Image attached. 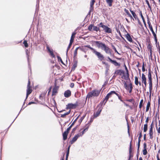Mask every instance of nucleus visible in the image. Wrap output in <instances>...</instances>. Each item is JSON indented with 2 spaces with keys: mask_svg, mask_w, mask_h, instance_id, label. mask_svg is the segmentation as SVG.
I'll return each mask as SVG.
<instances>
[{
  "mask_svg": "<svg viewBox=\"0 0 160 160\" xmlns=\"http://www.w3.org/2000/svg\"><path fill=\"white\" fill-rule=\"evenodd\" d=\"M113 92H114V93H113V94H115L118 97L119 96L118 94L116 93L115 91H113Z\"/></svg>",
  "mask_w": 160,
  "mask_h": 160,
  "instance_id": "0e129e2a",
  "label": "nucleus"
},
{
  "mask_svg": "<svg viewBox=\"0 0 160 160\" xmlns=\"http://www.w3.org/2000/svg\"><path fill=\"white\" fill-rule=\"evenodd\" d=\"M79 48V47H78V48H76L74 51V57H76L77 55L78 50V49Z\"/></svg>",
  "mask_w": 160,
  "mask_h": 160,
  "instance_id": "473e14b6",
  "label": "nucleus"
},
{
  "mask_svg": "<svg viewBox=\"0 0 160 160\" xmlns=\"http://www.w3.org/2000/svg\"><path fill=\"white\" fill-rule=\"evenodd\" d=\"M23 44H24L25 47H28V44L26 40H24V41Z\"/></svg>",
  "mask_w": 160,
  "mask_h": 160,
  "instance_id": "c9c22d12",
  "label": "nucleus"
},
{
  "mask_svg": "<svg viewBox=\"0 0 160 160\" xmlns=\"http://www.w3.org/2000/svg\"><path fill=\"white\" fill-rule=\"evenodd\" d=\"M99 26L102 27L106 32L108 33H112V29L107 26L103 25L102 22H101L99 24Z\"/></svg>",
  "mask_w": 160,
  "mask_h": 160,
  "instance_id": "f03ea898",
  "label": "nucleus"
},
{
  "mask_svg": "<svg viewBox=\"0 0 160 160\" xmlns=\"http://www.w3.org/2000/svg\"><path fill=\"white\" fill-rule=\"evenodd\" d=\"M57 92V89L56 88H53L52 90V95H55Z\"/></svg>",
  "mask_w": 160,
  "mask_h": 160,
  "instance_id": "c756f323",
  "label": "nucleus"
},
{
  "mask_svg": "<svg viewBox=\"0 0 160 160\" xmlns=\"http://www.w3.org/2000/svg\"><path fill=\"white\" fill-rule=\"evenodd\" d=\"M102 108H99V109H98V110L97 112H96V113L94 114L93 118H96V117H98L100 114L101 112L102 111Z\"/></svg>",
  "mask_w": 160,
  "mask_h": 160,
  "instance_id": "2eb2a0df",
  "label": "nucleus"
},
{
  "mask_svg": "<svg viewBox=\"0 0 160 160\" xmlns=\"http://www.w3.org/2000/svg\"><path fill=\"white\" fill-rule=\"evenodd\" d=\"M71 95V92L69 90H68L65 92L64 93V96L66 98H68Z\"/></svg>",
  "mask_w": 160,
  "mask_h": 160,
  "instance_id": "f8f14e48",
  "label": "nucleus"
},
{
  "mask_svg": "<svg viewBox=\"0 0 160 160\" xmlns=\"http://www.w3.org/2000/svg\"><path fill=\"white\" fill-rule=\"evenodd\" d=\"M108 59L111 62H112V63H113V62H114V60H112L109 57H108Z\"/></svg>",
  "mask_w": 160,
  "mask_h": 160,
  "instance_id": "5fc2aeb1",
  "label": "nucleus"
},
{
  "mask_svg": "<svg viewBox=\"0 0 160 160\" xmlns=\"http://www.w3.org/2000/svg\"><path fill=\"white\" fill-rule=\"evenodd\" d=\"M129 86H130V88H129L130 90L129 89V92L130 93H131V92L132 91L133 87H132V85L131 84H130Z\"/></svg>",
  "mask_w": 160,
  "mask_h": 160,
  "instance_id": "f704fd0d",
  "label": "nucleus"
},
{
  "mask_svg": "<svg viewBox=\"0 0 160 160\" xmlns=\"http://www.w3.org/2000/svg\"><path fill=\"white\" fill-rule=\"evenodd\" d=\"M148 81L152 80V76L151 72L149 71L148 75Z\"/></svg>",
  "mask_w": 160,
  "mask_h": 160,
  "instance_id": "a878e982",
  "label": "nucleus"
},
{
  "mask_svg": "<svg viewBox=\"0 0 160 160\" xmlns=\"http://www.w3.org/2000/svg\"><path fill=\"white\" fill-rule=\"evenodd\" d=\"M72 43H70V42L69 44V45L68 46V48H67V54L68 53V51L70 48L71 46V45H72Z\"/></svg>",
  "mask_w": 160,
  "mask_h": 160,
  "instance_id": "79ce46f5",
  "label": "nucleus"
},
{
  "mask_svg": "<svg viewBox=\"0 0 160 160\" xmlns=\"http://www.w3.org/2000/svg\"><path fill=\"white\" fill-rule=\"evenodd\" d=\"M57 58H58V60H59V61H60L63 64V61H62V59L60 57H59V56H58V57H57Z\"/></svg>",
  "mask_w": 160,
  "mask_h": 160,
  "instance_id": "a18cd8bd",
  "label": "nucleus"
},
{
  "mask_svg": "<svg viewBox=\"0 0 160 160\" xmlns=\"http://www.w3.org/2000/svg\"><path fill=\"white\" fill-rule=\"evenodd\" d=\"M140 15H141V17L142 18V19H144V17L143 16L142 13L141 12V13H140Z\"/></svg>",
  "mask_w": 160,
  "mask_h": 160,
  "instance_id": "680f3d73",
  "label": "nucleus"
},
{
  "mask_svg": "<svg viewBox=\"0 0 160 160\" xmlns=\"http://www.w3.org/2000/svg\"><path fill=\"white\" fill-rule=\"evenodd\" d=\"M148 23L149 26V28H150V30L152 32L153 36L154 37V39L155 40V41H156V42L157 43V35L154 32V31L151 25V24L150 22L148 21Z\"/></svg>",
  "mask_w": 160,
  "mask_h": 160,
  "instance_id": "7ed1b4c3",
  "label": "nucleus"
},
{
  "mask_svg": "<svg viewBox=\"0 0 160 160\" xmlns=\"http://www.w3.org/2000/svg\"><path fill=\"white\" fill-rule=\"evenodd\" d=\"M49 52L50 53L51 55V56H52V57H54L55 56H54V54L53 53L52 50L51 51Z\"/></svg>",
  "mask_w": 160,
  "mask_h": 160,
  "instance_id": "c03bdc74",
  "label": "nucleus"
},
{
  "mask_svg": "<svg viewBox=\"0 0 160 160\" xmlns=\"http://www.w3.org/2000/svg\"><path fill=\"white\" fill-rule=\"evenodd\" d=\"M30 82L29 80L28 81V84L27 86V95L26 99H27L28 98V96L32 92V90L31 89V87L30 86Z\"/></svg>",
  "mask_w": 160,
  "mask_h": 160,
  "instance_id": "0eeeda50",
  "label": "nucleus"
},
{
  "mask_svg": "<svg viewBox=\"0 0 160 160\" xmlns=\"http://www.w3.org/2000/svg\"><path fill=\"white\" fill-rule=\"evenodd\" d=\"M142 136V133L141 132L139 133V136L138 138L139 140H140V138H141Z\"/></svg>",
  "mask_w": 160,
  "mask_h": 160,
  "instance_id": "4d7b16f0",
  "label": "nucleus"
},
{
  "mask_svg": "<svg viewBox=\"0 0 160 160\" xmlns=\"http://www.w3.org/2000/svg\"><path fill=\"white\" fill-rule=\"evenodd\" d=\"M118 99L120 100L122 102V99H121V97L120 96H119V97H118Z\"/></svg>",
  "mask_w": 160,
  "mask_h": 160,
  "instance_id": "774afa93",
  "label": "nucleus"
},
{
  "mask_svg": "<svg viewBox=\"0 0 160 160\" xmlns=\"http://www.w3.org/2000/svg\"><path fill=\"white\" fill-rule=\"evenodd\" d=\"M126 37L127 39L130 42H132V39L130 36V35L128 33H127L126 35Z\"/></svg>",
  "mask_w": 160,
  "mask_h": 160,
  "instance_id": "f3484780",
  "label": "nucleus"
},
{
  "mask_svg": "<svg viewBox=\"0 0 160 160\" xmlns=\"http://www.w3.org/2000/svg\"><path fill=\"white\" fill-rule=\"evenodd\" d=\"M146 3L148 5V7L150 9H151V7L150 6V4H149V2L148 1V0H146Z\"/></svg>",
  "mask_w": 160,
  "mask_h": 160,
  "instance_id": "ea45409f",
  "label": "nucleus"
},
{
  "mask_svg": "<svg viewBox=\"0 0 160 160\" xmlns=\"http://www.w3.org/2000/svg\"><path fill=\"white\" fill-rule=\"evenodd\" d=\"M124 87L127 90H129L130 88L129 85L128 86L126 83L124 84Z\"/></svg>",
  "mask_w": 160,
  "mask_h": 160,
  "instance_id": "7c9ffc66",
  "label": "nucleus"
},
{
  "mask_svg": "<svg viewBox=\"0 0 160 160\" xmlns=\"http://www.w3.org/2000/svg\"><path fill=\"white\" fill-rule=\"evenodd\" d=\"M77 106V104H72L70 103L68 104V108H75Z\"/></svg>",
  "mask_w": 160,
  "mask_h": 160,
  "instance_id": "dca6fc26",
  "label": "nucleus"
},
{
  "mask_svg": "<svg viewBox=\"0 0 160 160\" xmlns=\"http://www.w3.org/2000/svg\"><path fill=\"white\" fill-rule=\"evenodd\" d=\"M150 106V102H148L146 106V111L148 112L149 109V108Z\"/></svg>",
  "mask_w": 160,
  "mask_h": 160,
  "instance_id": "b1692460",
  "label": "nucleus"
},
{
  "mask_svg": "<svg viewBox=\"0 0 160 160\" xmlns=\"http://www.w3.org/2000/svg\"><path fill=\"white\" fill-rule=\"evenodd\" d=\"M78 117H77L73 121V122H72V124H71V125H70L72 127V126L75 124V123L76 122L77 120L78 119Z\"/></svg>",
  "mask_w": 160,
  "mask_h": 160,
  "instance_id": "e433bc0d",
  "label": "nucleus"
},
{
  "mask_svg": "<svg viewBox=\"0 0 160 160\" xmlns=\"http://www.w3.org/2000/svg\"><path fill=\"white\" fill-rule=\"evenodd\" d=\"M84 117H85V116H83V117H82L79 120V121H78L80 123H81V122H82V120H83V119H84Z\"/></svg>",
  "mask_w": 160,
  "mask_h": 160,
  "instance_id": "58836bf2",
  "label": "nucleus"
},
{
  "mask_svg": "<svg viewBox=\"0 0 160 160\" xmlns=\"http://www.w3.org/2000/svg\"><path fill=\"white\" fill-rule=\"evenodd\" d=\"M97 56L98 58L100 60L102 61L104 58V56L101 53L97 51L96 50L94 51L93 52Z\"/></svg>",
  "mask_w": 160,
  "mask_h": 160,
  "instance_id": "423d86ee",
  "label": "nucleus"
},
{
  "mask_svg": "<svg viewBox=\"0 0 160 160\" xmlns=\"http://www.w3.org/2000/svg\"><path fill=\"white\" fill-rule=\"evenodd\" d=\"M149 83V89L150 92L151 93L152 90V80L148 81Z\"/></svg>",
  "mask_w": 160,
  "mask_h": 160,
  "instance_id": "a211bd4d",
  "label": "nucleus"
},
{
  "mask_svg": "<svg viewBox=\"0 0 160 160\" xmlns=\"http://www.w3.org/2000/svg\"><path fill=\"white\" fill-rule=\"evenodd\" d=\"M72 127L71 126H70V127L67 129V130L65 131H67V132L68 133L69 131L70 130Z\"/></svg>",
  "mask_w": 160,
  "mask_h": 160,
  "instance_id": "8fccbe9b",
  "label": "nucleus"
},
{
  "mask_svg": "<svg viewBox=\"0 0 160 160\" xmlns=\"http://www.w3.org/2000/svg\"><path fill=\"white\" fill-rule=\"evenodd\" d=\"M148 129V125L147 124H145L144 125L143 127V132H146L147 131Z\"/></svg>",
  "mask_w": 160,
  "mask_h": 160,
  "instance_id": "393cba45",
  "label": "nucleus"
},
{
  "mask_svg": "<svg viewBox=\"0 0 160 160\" xmlns=\"http://www.w3.org/2000/svg\"><path fill=\"white\" fill-rule=\"evenodd\" d=\"M113 93H114V92H113V91H112L109 93H108L107 96L105 97V98L104 100L103 101V102H104L105 100H106V101L104 104V105L105 104V103L108 100V99L109 98H110L111 95L113 94Z\"/></svg>",
  "mask_w": 160,
  "mask_h": 160,
  "instance_id": "1a4fd4ad",
  "label": "nucleus"
},
{
  "mask_svg": "<svg viewBox=\"0 0 160 160\" xmlns=\"http://www.w3.org/2000/svg\"><path fill=\"white\" fill-rule=\"evenodd\" d=\"M130 11L131 12V13L132 14L133 17L135 19H136L137 17V16L136 13L133 11L131 10H130Z\"/></svg>",
  "mask_w": 160,
  "mask_h": 160,
  "instance_id": "cd10ccee",
  "label": "nucleus"
},
{
  "mask_svg": "<svg viewBox=\"0 0 160 160\" xmlns=\"http://www.w3.org/2000/svg\"><path fill=\"white\" fill-rule=\"evenodd\" d=\"M143 102V99L141 100L140 101V103H139V108H141L142 106V104Z\"/></svg>",
  "mask_w": 160,
  "mask_h": 160,
  "instance_id": "72a5a7b5",
  "label": "nucleus"
},
{
  "mask_svg": "<svg viewBox=\"0 0 160 160\" xmlns=\"http://www.w3.org/2000/svg\"><path fill=\"white\" fill-rule=\"evenodd\" d=\"M74 86V84L73 83H71L70 84V86L71 88H73Z\"/></svg>",
  "mask_w": 160,
  "mask_h": 160,
  "instance_id": "bf43d9fd",
  "label": "nucleus"
},
{
  "mask_svg": "<svg viewBox=\"0 0 160 160\" xmlns=\"http://www.w3.org/2000/svg\"><path fill=\"white\" fill-rule=\"evenodd\" d=\"M112 47L113 48V49L115 50V52H117L118 54H120L118 53V52L116 48L115 47L113 46H112Z\"/></svg>",
  "mask_w": 160,
  "mask_h": 160,
  "instance_id": "de8ad7c7",
  "label": "nucleus"
},
{
  "mask_svg": "<svg viewBox=\"0 0 160 160\" xmlns=\"http://www.w3.org/2000/svg\"><path fill=\"white\" fill-rule=\"evenodd\" d=\"M100 91L98 90H93L89 92L87 95L86 99H88L93 97L98 96L100 94Z\"/></svg>",
  "mask_w": 160,
  "mask_h": 160,
  "instance_id": "f257e3e1",
  "label": "nucleus"
},
{
  "mask_svg": "<svg viewBox=\"0 0 160 160\" xmlns=\"http://www.w3.org/2000/svg\"><path fill=\"white\" fill-rule=\"evenodd\" d=\"M47 49H48V50L49 52L52 50H51L49 48V47L48 46L47 47Z\"/></svg>",
  "mask_w": 160,
  "mask_h": 160,
  "instance_id": "e2e57ef3",
  "label": "nucleus"
},
{
  "mask_svg": "<svg viewBox=\"0 0 160 160\" xmlns=\"http://www.w3.org/2000/svg\"><path fill=\"white\" fill-rule=\"evenodd\" d=\"M106 1L109 6L111 7L112 6L113 0H106Z\"/></svg>",
  "mask_w": 160,
  "mask_h": 160,
  "instance_id": "412c9836",
  "label": "nucleus"
},
{
  "mask_svg": "<svg viewBox=\"0 0 160 160\" xmlns=\"http://www.w3.org/2000/svg\"><path fill=\"white\" fill-rule=\"evenodd\" d=\"M70 146H69L68 148L67 151L66 158V160H67L68 158V156L69 154V149H70Z\"/></svg>",
  "mask_w": 160,
  "mask_h": 160,
  "instance_id": "bb28decb",
  "label": "nucleus"
},
{
  "mask_svg": "<svg viewBox=\"0 0 160 160\" xmlns=\"http://www.w3.org/2000/svg\"><path fill=\"white\" fill-rule=\"evenodd\" d=\"M142 71L143 72H144L145 71V65L144 63H143L142 66Z\"/></svg>",
  "mask_w": 160,
  "mask_h": 160,
  "instance_id": "a19ab883",
  "label": "nucleus"
},
{
  "mask_svg": "<svg viewBox=\"0 0 160 160\" xmlns=\"http://www.w3.org/2000/svg\"><path fill=\"white\" fill-rule=\"evenodd\" d=\"M81 136V135L77 134L72 139V140L70 142V143L71 144H72L74 142L76 141L78 138Z\"/></svg>",
  "mask_w": 160,
  "mask_h": 160,
  "instance_id": "9d476101",
  "label": "nucleus"
},
{
  "mask_svg": "<svg viewBox=\"0 0 160 160\" xmlns=\"http://www.w3.org/2000/svg\"><path fill=\"white\" fill-rule=\"evenodd\" d=\"M74 39V38H72L71 37L70 42V43H72L73 42Z\"/></svg>",
  "mask_w": 160,
  "mask_h": 160,
  "instance_id": "864d4df0",
  "label": "nucleus"
},
{
  "mask_svg": "<svg viewBox=\"0 0 160 160\" xmlns=\"http://www.w3.org/2000/svg\"><path fill=\"white\" fill-rule=\"evenodd\" d=\"M131 142H130V148H129V153H131L132 149L131 147Z\"/></svg>",
  "mask_w": 160,
  "mask_h": 160,
  "instance_id": "09e8293b",
  "label": "nucleus"
},
{
  "mask_svg": "<svg viewBox=\"0 0 160 160\" xmlns=\"http://www.w3.org/2000/svg\"><path fill=\"white\" fill-rule=\"evenodd\" d=\"M76 67H77L76 64H74L72 66V69H74L76 68Z\"/></svg>",
  "mask_w": 160,
  "mask_h": 160,
  "instance_id": "6e6d98bb",
  "label": "nucleus"
},
{
  "mask_svg": "<svg viewBox=\"0 0 160 160\" xmlns=\"http://www.w3.org/2000/svg\"><path fill=\"white\" fill-rule=\"evenodd\" d=\"M140 141H141V140L138 139V150H139V147H140Z\"/></svg>",
  "mask_w": 160,
  "mask_h": 160,
  "instance_id": "49530a36",
  "label": "nucleus"
},
{
  "mask_svg": "<svg viewBox=\"0 0 160 160\" xmlns=\"http://www.w3.org/2000/svg\"><path fill=\"white\" fill-rule=\"evenodd\" d=\"M157 160H160V159L159 158V155L158 154L157 155Z\"/></svg>",
  "mask_w": 160,
  "mask_h": 160,
  "instance_id": "13d9d810",
  "label": "nucleus"
},
{
  "mask_svg": "<svg viewBox=\"0 0 160 160\" xmlns=\"http://www.w3.org/2000/svg\"><path fill=\"white\" fill-rule=\"evenodd\" d=\"M85 130H83L81 133H80L78 134H79L81 135V136H82L84 133L85 132Z\"/></svg>",
  "mask_w": 160,
  "mask_h": 160,
  "instance_id": "3c124183",
  "label": "nucleus"
},
{
  "mask_svg": "<svg viewBox=\"0 0 160 160\" xmlns=\"http://www.w3.org/2000/svg\"><path fill=\"white\" fill-rule=\"evenodd\" d=\"M85 47H88V48H89L93 52H94V51L96 50L95 49L91 47L90 45L86 46Z\"/></svg>",
  "mask_w": 160,
  "mask_h": 160,
  "instance_id": "2f4dec72",
  "label": "nucleus"
},
{
  "mask_svg": "<svg viewBox=\"0 0 160 160\" xmlns=\"http://www.w3.org/2000/svg\"><path fill=\"white\" fill-rule=\"evenodd\" d=\"M103 50L106 53L109 54H111L110 49L106 46H105Z\"/></svg>",
  "mask_w": 160,
  "mask_h": 160,
  "instance_id": "4468645a",
  "label": "nucleus"
},
{
  "mask_svg": "<svg viewBox=\"0 0 160 160\" xmlns=\"http://www.w3.org/2000/svg\"><path fill=\"white\" fill-rule=\"evenodd\" d=\"M148 117L147 118V119H146V121H145V122H146V124H147V123H148Z\"/></svg>",
  "mask_w": 160,
  "mask_h": 160,
  "instance_id": "052dcab7",
  "label": "nucleus"
},
{
  "mask_svg": "<svg viewBox=\"0 0 160 160\" xmlns=\"http://www.w3.org/2000/svg\"><path fill=\"white\" fill-rule=\"evenodd\" d=\"M135 84L138 85L139 83V82L138 81V78L137 77H135Z\"/></svg>",
  "mask_w": 160,
  "mask_h": 160,
  "instance_id": "c85d7f7f",
  "label": "nucleus"
},
{
  "mask_svg": "<svg viewBox=\"0 0 160 160\" xmlns=\"http://www.w3.org/2000/svg\"><path fill=\"white\" fill-rule=\"evenodd\" d=\"M114 62H113V63L115 66H118L119 65L118 63L116 61H114Z\"/></svg>",
  "mask_w": 160,
  "mask_h": 160,
  "instance_id": "603ef678",
  "label": "nucleus"
},
{
  "mask_svg": "<svg viewBox=\"0 0 160 160\" xmlns=\"http://www.w3.org/2000/svg\"><path fill=\"white\" fill-rule=\"evenodd\" d=\"M147 148V144L146 143H144L143 144V149L142 151L143 154L144 155H146L147 153V152L146 149Z\"/></svg>",
  "mask_w": 160,
  "mask_h": 160,
  "instance_id": "ddd939ff",
  "label": "nucleus"
},
{
  "mask_svg": "<svg viewBox=\"0 0 160 160\" xmlns=\"http://www.w3.org/2000/svg\"><path fill=\"white\" fill-rule=\"evenodd\" d=\"M68 134V133L67 132V131H65L63 133V139L64 140L67 139Z\"/></svg>",
  "mask_w": 160,
  "mask_h": 160,
  "instance_id": "aec40b11",
  "label": "nucleus"
},
{
  "mask_svg": "<svg viewBox=\"0 0 160 160\" xmlns=\"http://www.w3.org/2000/svg\"><path fill=\"white\" fill-rule=\"evenodd\" d=\"M141 79L142 82H145L146 81V78L145 76L143 73L142 74Z\"/></svg>",
  "mask_w": 160,
  "mask_h": 160,
  "instance_id": "4be33fe9",
  "label": "nucleus"
},
{
  "mask_svg": "<svg viewBox=\"0 0 160 160\" xmlns=\"http://www.w3.org/2000/svg\"><path fill=\"white\" fill-rule=\"evenodd\" d=\"M148 49H149L150 50V49H152V48H151V46L150 45H148Z\"/></svg>",
  "mask_w": 160,
  "mask_h": 160,
  "instance_id": "338daca9",
  "label": "nucleus"
},
{
  "mask_svg": "<svg viewBox=\"0 0 160 160\" xmlns=\"http://www.w3.org/2000/svg\"><path fill=\"white\" fill-rule=\"evenodd\" d=\"M125 70H126V72H127V77H128L129 73H128V69L127 67H126V66L125 65Z\"/></svg>",
  "mask_w": 160,
  "mask_h": 160,
  "instance_id": "4c0bfd02",
  "label": "nucleus"
},
{
  "mask_svg": "<svg viewBox=\"0 0 160 160\" xmlns=\"http://www.w3.org/2000/svg\"><path fill=\"white\" fill-rule=\"evenodd\" d=\"M95 0H91L90 4V10L89 12V13H90L93 10V6L94 4V2H95Z\"/></svg>",
  "mask_w": 160,
  "mask_h": 160,
  "instance_id": "9b49d317",
  "label": "nucleus"
},
{
  "mask_svg": "<svg viewBox=\"0 0 160 160\" xmlns=\"http://www.w3.org/2000/svg\"><path fill=\"white\" fill-rule=\"evenodd\" d=\"M76 34V33L75 32H73L72 34L71 37L72 38H74Z\"/></svg>",
  "mask_w": 160,
  "mask_h": 160,
  "instance_id": "37998d69",
  "label": "nucleus"
},
{
  "mask_svg": "<svg viewBox=\"0 0 160 160\" xmlns=\"http://www.w3.org/2000/svg\"><path fill=\"white\" fill-rule=\"evenodd\" d=\"M88 29L91 31H95L98 32L99 29V28L96 26H94L93 25L91 24L88 27Z\"/></svg>",
  "mask_w": 160,
  "mask_h": 160,
  "instance_id": "39448f33",
  "label": "nucleus"
},
{
  "mask_svg": "<svg viewBox=\"0 0 160 160\" xmlns=\"http://www.w3.org/2000/svg\"><path fill=\"white\" fill-rule=\"evenodd\" d=\"M153 123L152 122L149 128V134L150 136V138L151 139H152L153 138Z\"/></svg>",
  "mask_w": 160,
  "mask_h": 160,
  "instance_id": "20e7f679",
  "label": "nucleus"
},
{
  "mask_svg": "<svg viewBox=\"0 0 160 160\" xmlns=\"http://www.w3.org/2000/svg\"><path fill=\"white\" fill-rule=\"evenodd\" d=\"M142 83H144V84L145 85V87H146V85H147V82H146V81L145 82H143Z\"/></svg>",
  "mask_w": 160,
  "mask_h": 160,
  "instance_id": "69168bd1",
  "label": "nucleus"
},
{
  "mask_svg": "<svg viewBox=\"0 0 160 160\" xmlns=\"http://www.w3.org/2000/svg\"><path fill=\"white\" fill-rule=\"evenodd\" d=\"M124 11L125 12L127 13V15L128 16V17L130 18L131 19H132L133 20H134V19L132 18V16L129 12L125 8L124 9Z\"/></svg>",
  "mask_w": 160,
  "mask_h": 160,
  "instance_id": "6ab92c4d",
  "label": "nucleus"
},
{
  "mask_svg": "<svg viewBox=\"0 0 160 160\" xmlns=\"http://www.w3.org/2000/svg\"><path fill=\"white\" fill-rule=\"evenodd\" d=\"M70 112V110H69L68 112L64 113V114H61V117L62 118H65L66 115L69 114Z\"/></svg>",
  "mask_w": 160,
  "mask_h": 160,
  "instance_id": "5701e85b",
  "label": "nucleus"
},
{
  "mask_svg": "<svg viewBox=\"0 0 160 160\" xmlns=\"http://www.w3.org/2000/svg\"><path fill=\"white\" fill-rule=\"evenodd\" d=\"M95 43L99 48H101L102 50L106 46L105 44H103L102 42H100L99 41H96Z\"/></svg>",
  "mask_w": 160,
  "mask_h": 160,
  "instance_id": "6e6552de",
  "label": "nucleus"
}]
</instances>
